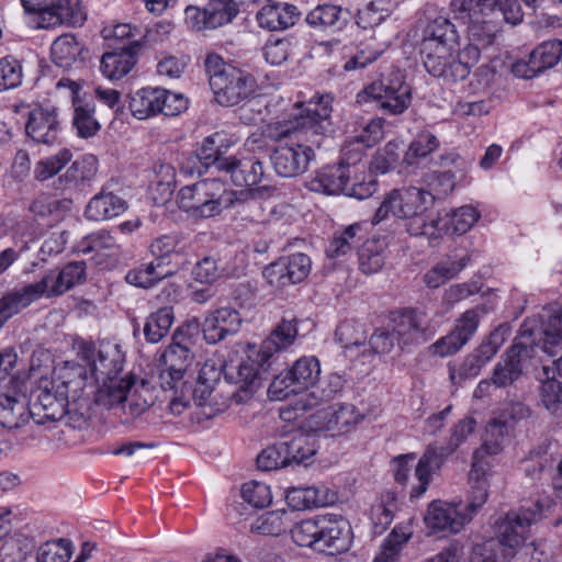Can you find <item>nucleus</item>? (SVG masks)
<instances>
[{
	"label": "nucleus",
	"instance_id": "23",
	"mask_svg": "<svg viewBox=\"0 0 562 562\" xmlns=\"http://www.w3.org/2000/svg\"><path fill=\"white\" fill-rule=\"evenodd\" d=\"M297 336V321L296 318H283L270 333L260 347L259 350V364L263 371L271 368L272 356L281 350L292 346Z\"/></svg>",
	"mask_w": 562,
	"mask_h": 562
},
{
	"label": "nucleus",
	"instance_id": "53",
	"mask_svg": "<svg viewBox=\"0 0 562 562\" xmlns=\"http://www.w3.org/2000/svg\"><path fill=\"white\" fill-rule=\"evenodd\" d=\"M119 249L116 238L106 231H99L87 236L80 244L85 255L94 252L98 256H111Z\"/></svg>",
	"mask_w": 562,
	"mask_h": 562
},
{
	"label": "nucleus",
	"instance_id": "49",
	"mask_svg": "<svg viewBox=\"0 0 562 562\" xmlns=\"http://www.w3.org/2000/svg\"><path fill=\"white\" fill-rule=\"evenodd\" d=\"M290 522L286 510H271L255 520L251 531L265 536H279L288 530Z\"/></svg>",
	"mask_w": 562,
	"mask_h": 562
},
{
	"label": "nucleus",
	"instance_id": "55",
	"mask_svg": "<svg viewBox=\"0 0 562 562\" xmlns=\"http://www.w3.org/2000/svg\"><path fill=\"white\" fill-rule=\"evenodd\" d=\"M533 57V67L543 71L553 67L562 56V41L551 40L543 42L531 52Z\"/></svg>",
	"mask_w": 562,
	"mask_h": 562
},
{
	"label": "nucleus",
	"instance_id": "12",
	"mask_svg": "<svg viewBox=\"0 0 562 562\" xmlns=\"http://www.w3.org/2000/svg\"><path fill=\"white\" fill-rule=\"evenodd\" d=\"M203 9L189 5L184 10V20L189 27L201 32L214 30L229 23L238 13L234 0H207Z\"/></svg>",
	"mask_w": 562,
	"mask_h": 562
},
{
	"label": "nucleus",
	"instance_id": "57",
	"mask_svg": "<svg viewBox=\"0 0 562 562\" xmlns=\"http://www.w3.org/2000/svg\"><path fill=\"white\" fill-rule=\"evenodd\" d=\"M97 172V159L93 156H87L76 160L63 176L65 186H77L90 180Z\"/></svg>",
	"mask_w": 562,
	"mask_h": 562
},
{
	"label": "nucleus",
	"instance_id": "8",
	"mask_svg": "<svg viewBox=\"0 0 562 562\" xmlns=\"http://www.w3.org/2000/svg\"><path fill=\"white\" fill-rule=\"evenodd\" d=\"M543 518V506L537 501L510 509L495 522L496 535L512 550L527 543L531 538L533 526Z\"/></svg>",
	"mask_w": 562,
	"mask_h": 562
},
{
	"label": "nucleus",
	"instance_id": "30",
	"mask_svg": "<svg viewBox=\"0 0 562 562\" xmlns=\"http://www.w3.org/2000/svg\"><path fill=\"white\" fill-rule=\"evenodd\" d=\"M27 135L36 143L53 144L58 136L59 122L55 110L37 106L29 114Z\"/></svg>",
	"mask_w": 562,
	"mask_h": 562
},
{
	"label": "nucleus",
	"instance_id": "25",
	"mask_svg": "<svg viewBox=\"0 0 562 562\" xmlns=\"http://www.w3.org/2000/svg\"><path fill=\"white\" fill-rule=\"evenodd\" d=\"M86 15L80 7V0H57L49 2L40 13L38 25L43 29H50L66 24L69 26L81 25Z\"/></svg>",
	"mask_w": 562,
	"mask_h": 562
},
{
	"label": "nucleus",
	"instance_id": "14",
	"mask_svg": "<svg viewBox=\"0 0 562 562\" xmlns=\"http://www.w3.org/2000/svg\"><path fill=\"white\" fill-rule=\"evenodd\" d=\"M224 77H215L211 89L218 104L233 106L247 99L254 91V79L249 74L228 67Z\"/></svg>",
	"mask_w": 562,
	"mask_h": 562
},
{
	"label": "nucleus",
	"instance_id": "45",
	"mask_svg": "<svg viewBox=\"0 0 562 562\" xmlns=\"http://www.w3.org/2000/svg\"><path fill=\"white\" fill-rule=\"evenodd\" d=\"M158 88H144L130 95V110L138 120H145L159 113Z\"/></svg>",
	"mask_w": 562,
	"mask_h": 562
},
{
	"label": "nucleus",
	"instance_id": "46",
	"mask_svg": "<svg viewBox=\"0 0 562 562\" xmlns=\"http://www.w3.org/2000/svg\"><path fill=\"white\" fill-rule=\"evenodd\" d=\"M223 135L215 133L212 136L206 137L202 145L196 149V158L204 172H207L210 168L216 169L221 172L220 160H228V156H225L222 151Z\"/></svg>",
	"mask_w": 562,
	"mask_h": 562
},
{
	"label": "nucleus",
	"instance_id": "50",
	"mask_svg": "<svg viewBox=\"0 0 562 562\" xmlns=\"http://www.w3.org/2000/svg\"><path fill=\"white\" fill-rule=\"evenodd\" d=\"M285 499L294 510L321 507L327 503L325 497L321 495V491L315 486L290 487L286 491Z\"/></svg>",
	"mask_w": 562,
	"mask_h": 562
},
{
	"label": "nucleus",
	"instance_id": "16",
	"mask_svg": "<svg viewBox=\"0 0 562 562\" xmlns=\"http://www.w3.org/2000/svg\"><path fill=\"white\" fill-rule=\"evenodd\" d=\"M319 528L317 550L326 551L333 555L349 549L352 541V531L349 521L342 516H319Z\"/></svg>",
	"mask_w": 562,
	"mask_h": 562
},
{
	"label": "nucleus",
	"instance_id": "36",
	"mask_svg": "<svg viewBox=\"0 0 562 562\" xmlns=\"http://www.w3.org/2000/svg\"><path fill=\"white\" fill-rule=\"evenodd\" d=\"M127 209L126 201L111 191L102 190L88 203L85 214L92 221H104L119 216Z\"/></svg>",
	"mask_w": 562,
	"mask_h": 562
},
{
	"label": "nucleus",
	"instance_id": "13",
	"mask_svg": "<svg viewBox=\"0 0 562 562\" xmlns=\"http://www.w3.org/2000/svg\"><path fill=\"white\" fill-rule=\"evenodd\" d=\"M311 266L310 257L297 252L270 263L265 268L262 274L270 285L283 289L305 280L310 274Z\"/></svg>",
	"mask_w": 562,
	"mask_h": 562
},
{
	"label": "nucleus",
	"instance_id": "48",
	"mask_svg": "<svg viewBox=\"0 0 562 562\" xmlns=\"http://www.w3.org/2000/svg\"><path fill=\"white\" fill-rule=\"evenodd\" d=\"M468 257H462L459 260H448L437 263L425 273L424 281L426 285L430 289L439 288L454 278L468 265Z\"/></svg>",
	"mask_w": 562,
	"mask_h": 562
},
{
	"label": "nucleus",
	"instance_id": "20",
	"mask_svg": "<svg viewBox=\"0 0 562 562\" xmlns=\"http://www.w3.org/2000/svg\"><path fill=\"white\" fill-rule=\"evenodd\" d=\"M479 323L480 316L477 311H465L457 321L453 330L431 346L432 352L440 357L458 352L474 335Z\"/></svg>",
	"mask_w": 562,
	"mask_h": 562
},
{
	"label": "nucleus",
	"instance_id": "64",
	"mask_svg": "<svg viewBox=\"0 0 562 562\" xmlns=\"http://www.w3.org/2000/svg\"><path fill=\"white\" fill-rule=\"evenodd\" d=\"M521 374L520 369L513 363V360L503 355L493 369L491 382L497 387H507L513 385Z\"/></svg>",
	"mask_w": 562,
	"mask_h": 562
},
{
	"label": "nucleus",
	"instance_id": "62",
	"mask_svg": "<svg viewBox=\"0 0 562 562\" xmlns=\"http://www.w3.org/2000/svg\"><path fill=\"white\" fill-rule=\"evenodd\" d=\"M406 232L412 236H427L430 239L440 237L437 228L438 220L429 218L426 213L404 218Z\"/></svg>",
	"mask_w": 562,
	"mask_h": 562
},
{
	"label": "nucleus",
	"instance_id": "52",
	"mask_svg": "<svg viewBox=\"0 0 562 562\" xmlns=\"http://www.w3.org/2000/svg\"><path fill=\"white\" fill-rule=\"evenodd\" d=\"M172 272L169 270H164L161 268V262L151 261L147 265H142L139 268L131 270L126 274V281L130 284L140 286V288H150L156 282L171 276Z\"/></svg>",
	"mask_w": 562,
	"mask_h": 562
},
{
	"label": "nucleus",
	"instance_id": "58",
	"mask_svg": "<svg viewBox=\"0 0 562 562\" xmlns=\"http://www.w3.org/2000/svg\"><path fill=\"white\" fill-rule=\"evenodd\" d=\"M71 557V543L58 539L43 543L36 553V562H68Z\"/></svg>",
	"mask_w": 562,
	"mask_h": 562
},
{
	"label": "nucleus",
	"instance_id": "18",
	"mask_svg": "<svg viewBox=\"0 0 562 562\" xmlns=\"http://www.w3.org/2000/svg\"><path fill=\"white\" fill-rule=\"evenodd\" d=\"M470 521L471 515L465 514L461 508V503L456 504L434 501L428 506L425 516L427 528L434 532L448 531L450 533H457Z\"/></svg>",
	"mask_w": 562,
	"mask_h": 562
},
{
	"label": "nucleus",
	"instance_id": "22",
	"mask_svg": "<svg viewBox=\"0 0 562 562\" xmlns=\"http://www.w3.org/2000/svg\"><path fill=\"white\" fill-rule=\"evenodd\" d=\"M241 317L238 311L222 307L205 317L202 324L204 339L210 345L224 340L239 331Z\"/></svg>",
	"mask_w": 562,
	"mask_h": 562
},
{
	"label": "nucleus",
	"instance_id": "59",
	"mask_svg": "<svg viewBox=\"0 0 562 562\" xmlns=\"http://www.w3.org/2000/svg\"><path fill=\"white\" fill-rule=\"evenodd\" d=\"M359 231L360 225L355 224L345 228L339 235H335L326 248L327 256L337 258L350 252L357 241H359V239H357Z\"/></svg>",
	"mask_w": 562,
	"mask_h": 562
},
{
	"label": "nucleus",
	"instance_id": "56",
	"mask_svg": "<svg viewBox=\"0 0 562 562\" xmlns=\"http://www.w3.org/2000/svg\"><path fill=\"white\" fill-rule=\"evenodd\" d=\"M70 201L59 200L46 193L40 194L30 204L29 210L40 218L59 216L69 209Z\"/></svg>",
	"mask_w": 562,
	"mask_h": 562
},
{
	"label": "nucleus",
	"instance_id": "47",
	"mask_svg": "<svg viewBox=\"0 0 562 562\" xmlns=\"http://www.w3.org/2000/svg\"><path fill=\"white\" fill-rule=\"evenodd\" d=\"M483 49L486 48L474 45V42L469 41L468 45L459 52L457 58L454 57V63L450 65V82H457L465 79L469 76L471 68L480 60L481 52Z\"/></svg>",
	"mask_w": 562,
	"mask_h": 562
},
{
	"label": "nucleus",
	"instance_id": "63",
	"mask_svg": "<svg viewBox=\"0 0 562 562\" xmlns=\"http://www.w3.org/2000/svg\"><path fill=\"white\" fill-rule=\"evenodd\" d=\"M439 145L435 135L428 132H423L411 143L404 156V161L413 165L416 158L426 157L432 153Z\"/></svg>",
	"mask_w": 562,
	"mask_h": 562
},
{
	"label": "nucleus",
	"instance_id": "31",
	"mask_svg": "<svg viewBox=\"0 0 562 562\" xmlns=\"http://www.w3.org/2000/svg\"><path fill=\"white\" fill-rule=\"evenodd\" d=\"M300 18L297 8L289 3L268 2L257 13L261 27L270 31L285 30L293 26Z\"/></svg>",
	"mask_w": 562,
	"mask_h": 562
},
{
	"label": "nucleus",
	"instance_id": "51",
	"mask_svg": "<svg viewBox=\"0 0 562 562\" xmlns=\"http://www.w3.org/2000/svg\"><path fill=\"white\" fill-rule=\"evenodd\" d=\"M509 555H512V552L497 536L496 538L488 539L482 543L474 544L471 551L470 561L504 562Z\"/></svg>",
	"mask_w": 562,
	"mask_h": 562
},
{
	"label": "nucleus",
	"instance_id": "38",
	"mask_svg": "<svg viewBox=\"0 0 562 562\" xmlns=\"http://www.w3.org/2000/svg\"><path fill=\"white\" fill-rule=\"evenodd\" d=\"M258 360L259 352L256 359L243 361L236 368V374L226 372V379L237 384L239 391L246 394H252L261 386L262 380L267 379V374L270 370L263 371Z\"/></svg>",
	"mask_w": 562,
	"mask_h": 562
},
{
	"label": "nucleus",
	"instance_id": "9",
	"mask_svg": "<svg viewBox=\"0 0 562 562\" xmlns=\"http://www.w3.org/2000/svg\"><path fill=\"white\" fill-rule=\"evenodd\" d=\"M321 366L315 357H301L290 369L276 375L269 385L272 398L281 401L314 386L319 379Z\"/></svg>",
	"mask_w": 562,
	"mask_h": 562
},
{
	"label": "nucleus",
	"instance_id": "10",
	"mask_svg": "<svg viewBox=\"0 0 562 562\" xmlns=\"http://www.w3.org/2000/svg\"><path fill=\"white\" fill-rule=\"evenodd\" d=\"M432 205V196L426 195L425 189L409 187L394 189L385 195L376 210L372 223L379 224L390 215L404 220L412 215L424 214Z\"/></svg>",
	"mask_w": 562,
	"mask_h": 562
},
{
	"label": "nucleus",
	"instance_id": "39",
	"mask_svg": "<svg viewBox=\"0 0 562 562\" xmlns=\"http://www.w3.org/2000/svg\"><path fill=\"white\" fill-rule=\"evenodd\" d=\"M469 482L471 484L469 502L467 505L461 503V508L472 517L485 504L488 496L487 476L484 465L480 461H473Z\"/></svg>",
	"mask_w": 562,
	"mask_h": 562
},
{
	"label": "nucleus",
	"instance_id": "26",
	"mask_svg": "<svg viewBox=\"0 0 562 562\" xmlns=\"http://www.w3.org/2000/svg\"><path fill=\"white\" fill-rule=\"evenodd\" d=\"M461 19L468 20V41L474 42V45L488 48L495 43L497 34L501 32L504 21L480 14L475 11H454Z\"/></svg>",
	"mask_w": 562,
	"mask_h": 562
},
{
	"label": "nucleus",
	"instance_id": "19",
	"mask_svg": "<svg viewBox=\"0 0 562 562\" xmlns=\"http://www.w3.org/2000/svg\"><path fill=\"white\" fill-rule=\"evenodd\" d=\"M393 321V330L402 349L423 345L430 337L426 314L422 311L404 310Z\"/></svg>",
	"mask_w": 562,
	"mask_h": 562
},
{
	"label": "nucleus",
	"instance_id": "41",
	"mask_svg": "<svg viewBox=\"0 0 562 562\" xmlns=\"http://www.w3.org/2000/svg\"><path fill=\"white\" fill-rule=\"evenodd\" d=\"M386 243L384 239L366 240L358 251L359 268L366 274L379 272L385 265Z\"/></svg>",
	"mask_w": 562,
	"mask_h": 562
},
{
	"label": "nucleus",
	"instance_id": "27",
	"mask_svg": "<svg viewBox=\"0 0 562 562\" xmlns=\"http://www.w3.org/2000/svg\"><path fill=\"white\" fill-rule=\"evenodd\" d=\"M91 373L95 380L115 379L122 371L124 355L117 345H105L97 352L93 349L86 351Z\"/></svg>",
	"mask_w": 562,
	"mask_h": 562
},
{
	"label": "nucleus",
	"instance_id": "33",
	"mask_svg": "<svg viewBox=\"0 0 562 562\" xmlns=\"http://www.w3.org/2000/svg\"><path fill=\"white\" fill-rule=\"evenodd\" d=\"M138 41H132L119 50L104 53L101 58V70L109 79H121L127 75L135 65V54L139 48Z\"/></svg>",
	"mask_w": 562,
	"mask_h": 562
},
{
	"label": "nucleus",
	"instance_id": "6",
	"mask_svg": "<svg viewBox=\"0 0 562 562\" xmlns=\"http://www.w3.org/2000/svg\"><path fill=\"white\" fill-rule=\"evenodd\" d=\"M475 426L474 418L465 417L451 428V435L446 446L440 449L431 446L427 448L415 469L418 485L412 488V498L420 497L427 491L432 473L441 468L448 456L452 454L467 441L469 436L473 434Z\"/></svg>",
	"mask_w": 562,
	"mask_h": 562
},
{
	"label": "nucleus",
	"instance_id": "4",
	"mask_svg": "<svg viewBox=\"0 0 562 562\" xmlns=\"http://www.w3.org/2000/svg\"><path fill=\"white\" fill-rule=\"evenodd\" d=\"M330 112L328 103L321 98L317 103L310 102L307 108L293 119L267 124L262 135L274 142L288 139L304 151L306 147L315 153L314 149L318 148L325 138L323 123L330 116Z\"/></svg>",
	"mask_w": 562,
	"mask_h": 562
},
{
	"label": "nucleus",
	"instance_id": "60",
	"mask_svg": "<svg viewBox=\"0 0 562 562\" xmlns=\"http://www.w3.org/2000/svg\"><path fill=\"white\" fill-rule=\"evenodd\" d=\"M543 372L547 380L540 385V400L548 411L555 413L562 404V383L554 378L549 376L548 367H543Z\"/></svg>",
	"mask_w": 562,
	"mask_h": 562
},
{
	"label": "nucleus",
	"instance_id": "35",
	"mask_svg": "<svg viewBox=\"0 0 562 562\" xmlns=\"http://www.w3.org/2000/svg\"><path fill=\"white\" fill-rule=\"evenodd\" d=\"M53 61L63 68L71 67L75 63H83L89 57L88 48L79 43L75 35L64 34L52 44Z\"/></svg>",
	"mask_w": 562,
	"mask_h": 562
},
{
	"label": "nucleus",
	"instance_id": "29",
	"mask_svg": "<svg viewBox=\"0 0 562 562\" xmlns=\"http://www.w3.org/2000/svg\"><path fill=\"white\" fill-rule=\"evenodd\" d=\"M458 45L419 43V52L426 70L434 77L450 82V65L454 63L453 52Z\"/></svg>",
	"mask_w": 562,
	"mask_h": 562
},
{
	"label": "nucleus",
	"instance_id": "44",
	"mask_svg": "<svg viewBox=\"0 0 562 562\" xmlns=\"http://www.w3.org/2000/svg\"><path fill=\"white\" fill-rule=\"evenodd\" d=\"M175 319L171 306H164L151 313L145 323L144 335L148 342H159L169 331Z\"/></svg>",
	"mask_w": 562,
	"mask_h": 562
},
{
	"label": "nucleus",
	"instance_id": "5",
	"mask_svg": "<svg viewBox=\"0 0 562 562\" xmlns=\"http://www.w3.org/2000/svg\"><path fill=\"white\" fill-rule=\"evenodd\" d=\"M249 195V191L228 190L218 178H207L181 188L177 194V203L180 210L193 218H210L243 203Z\"/></svg>",
	"mask_w": 562,
	"mask_h": 562
},
{
	"label": "nucleus",
	"instance_id": "1",
	"mask_svg": "<svg viewBox=\"0 0 562 562\" xmlns=\"http://www.w3.org/2000/svg\"><path fill=\"white\" fill-rule=\"evenodd\" d=\"M71 381H40L36 390L27 401L21 392L0 394V425L8 429L23 426L29 418L38 425L55 423L66 416L68 391Z\"/></svg>",
	"mask_w": 562,
	"mask_h": 562
},
{
	"label": "nucleus",
	"instance_id": "61",
	"mask_svg": "<svg viewBox=\"0 0 562 562\" xmlns=\"http://www.w3.org/2000/svg\"><path fill=\"white\" fill-rule=\"evenodd\" d=\"M71 160L68 149L60 150L57 155L40 160L36 164L34 176L40 181H45L58 173Z\"/></svg>",
	"mask_w": 562,
	"mask_h": 562
},
{
	"label": "nucleus",
	"instance_id": "2",
	"mask_svg": "<svg viewBox=\"0 0 562 562\" xmlns=\"http://www.w3.org/2000/svg\"><path fill=\"white\" fill-rule=\"evenodd\" d=\"M85 280V261H71L60 271L50 270L38 282L24 285L20 290L8 293L0 299V327L13 315L43 295L46 297L59 296Z\"/></svg>",
	"mask_w": 562,
	"mask_h": 562
},
{
	"label": "nucleus",
	"instance_id": "28",
	"mask_svg": "<svg viewBox=\"0 0 562 562\" xmlns=\"http://www.w3.org/2000/svg\"><path fill=\"white\" fill-rule=\"evenodd\" d=\"M221 172L229 176L236 187L257 186L263 177L262 162L256 157L237 159L228 156V160H220Z\"/></svg>",
	"mask_w": 562,
	"mask_h": 562
},
{
	"label": "nucleus",
	"instance_id": "32",
	"mask_svg": "<svg viewBox=\"0 0 562 562\" xmlns=\"http://www.w3.org/2000/svg\"><path fill=\"white\" fill-rule=\"evenodd\" d=\"M193 357L191 339L182 330L178 329L172 335V341L161 355L160 362L162 367L180 374L186 373Z\"/></svg>",
	"mask_w": 562,
	"mask_h": 562
},
{
	"label": "nucleus",
	"instance_id": "40",
	"mask_svg": "<svg viewBox=\"0 0 562 562\" xmlns=\"http://www.w3.org/2000/svg\"><path fill=\"white\" fill-rule=\"evenodd\" d=\"M508 438V423L501 418H493L486 425L482 447L473 454V461H480L484 453L495 456L505 447Z\"/></svg>",
	"mask_w": 562,
	"mask_h": 562
},
{
	"label": "nucleus",
	"instance_id": "37",
	"mask_svg": "<svg viewBox=\"0 0 562 562\" xmlns=\"http://www.w3.org/2000/svg\"><path fill=\"white\" fill-rule=\"evenodd\" d=\"M103 384L99 387L95 394V403L108 409L122 408L126 409L125 402L127 400V393L134 385V378L128 379H109L102 380Z\"/></svg>",
	"mask_w": 562,
	"mask_h": 562
},
{
	"label": "nucleus",
	"instance_id": "11",
	"mask_svg": "<svg viewBox=\"0 0 562 562\" xmlns=\"http://www.w3.org/2000/svg\"><path fill=\"white\" fill-rule=\"evenodd\" d=\"M311 189L328 195L342 193L360 200L371 195L370 188L361 182H352L351 170L339 164L327 166L317 172L311 181Z\"/></svg>",
	"mask_w": 562,
	"mask_h": 562
},
{
	"label": "nucleus",
	"instance_id": "7",
	"mask_svg": "<svg viewBox=\"0 0 562 562\" xmlns=\"http://www.w3.org/2000/svg\"><path fill=\"white\" fill-rule=\"evenodd\" d=\"M369 100L386 115L402 114L412 102V88L405 82L404 76L396 70L379 81L372 82L358 93L357 102L362 104Z\"/></svg>",
	"mask_w": 562,
	"mask_h": 562
},
{
	"label": "nucleus",
	"instance_id": "17",
	"mask_svg": "<svg viewBox=\"0 0 562 562\" xmlns=\"http://www.w3.org/2000/svg\"><path fill=\"white\" fill-rule=\"evenodd\" d=\"M451 7L453 11H475L512 25L521 23L524 19L518 0H452Z\"/></svg>",
	"mask_w": 562,
	"mask_h": 562
},
{
	"label": "nucleus",
	"instance_id": "54",
	"mask_svg": "<svg viewBox=\"0 0 562 562\" xmlns=\"http://www.w3.org/2000/svg\"><path fill=\"white\" fill-rule=\"evenodd\" d=\"M319 533V516L301 520L291 528V537L297 546L310 547L316 550Z\"/></svg>",
	"mask_w": 562,
	"mask_h": 562
},
{
	"label": "nucleus",
	"instance_id": "15",
	"mask_svg": "<svg viewBox=\"0 0 562 562\" xmlns=\"http://www.w3.org/2000/svg\"><path fill=\"white\" fill-rule=\"evenodd\" d=\"M271 150L270 160L274 171L284 178H293L303 175L315 153L305 147L304 151L292 142L283 139Z\"/></svg>",
	"mask_w": 562,
	"mask_h": 562
},
{
	"label": "nucleus",
	"instance_id": "3",
	"mask_svg": "<svg viewBox=\"0 0 562 562\" xmlns=\"http://www.w3.org/2000/svg\"><path fill=\"white\" fill-rule=\"evenodd\" d=\"M542 317L543 327L539 331V342L533 339L538 321L528 318L521 324L519 336L504 353L521 373L537 357L539 350L549 357H557L562 352V306L550 307Z\"/></svg>",
	"mask_w": 562,
	"mask_h": 562
},
{
	"label": "nucleus",
	"instance_id": "42",
	"mask_svg": "<svg viewBox=\"0 0 562 562\" xmlns=\"http://www.w3.org/2000/svg\"><path fill=\"white\" fill-rule=\"evenodd\" d=\"M435 42V44L459 45V35L454 24L445 16L430 20L423 30L419 43Z\"/></svg>",
	"mask_w": 562,
	"mask_h": 562
},
{
	"label": "nucleus",
	"instance_id": "21",
	"mask_svg": "<svg viewBox=\"0 0 562 562\" xmlns=\"http://www.w3.org/2000/svg\"><path fill=\"white\" fill-rule=\"evenodd\" d=\"M317 430L329 431L331 435L348 432L362 416L352 404H338L321 409L313 415Z\"/></svg>",
	"mask_w": 562,
	"mask_h": 562
},
{
	"label": "nucleus",
	"instance_id": "24",
	"mask_svg": "<svg viewBox=\"0 0 562 562\" xmlns=\"http://www.w3.org/2000/svg\"><path fill=\"white\" fill-rule=\"evenodd\" d=\"M349 9L334 3H323L312 9L305 16L310 27L318 32L337 33L349 23Z\"/></svg>",
	"mask_w": 562,
	"mask_h": 562
},
{
	"label": "nucleus",
	"instance_id": "43",
	"mask_svg": "<svg viewBox=\"0 0 562 562\" xmlns=\"http://www.w3.org/2000/svg\"><path fill=\"white\" fill-rule=\"evenodd\" d=\"M72 103V123L78 136L81 138L94 136L101 128L99 121L94 116V105L90 102H82L79 99H75Z\"/></svg>",
	"mask_w": 562,
	"mask_h": 562
},
{
	"label": "nucleus",
	"instance_id": "34",
	"mask_svg": "<svg viewBox=\"0 0 562 562\" xmlns=\"http://www.w3.org/2000/svg\"><path fill=\"white\" fill-rule=\"evenodd\" d=\"M288 467L306 464L316 452L310 437L302 431H294L278 441Z\"/></svg>",
	"mask_w": 562,
	"mask_h": 562
}]
</instances>
